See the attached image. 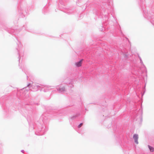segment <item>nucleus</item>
<instances>
[{"label":"nucleus","instance_id":"nucleus-1","mask_svg":"<svg viewBox=\"0 0 154 154\" xmlns=\"http://www.w3.org/2000/svg\"><path fill=\"white\" fill-rule=\"evenodd\" d=\"M27 120L29 126V130H33L36 127H37V132L35 133L36 134L38 135H43L48 130V128H46L45 125L47 122V119L44 115L41 116L39 122L38 121L37 123H35L37 125L36 126L34 125L33 121L31 120L29 118H27Z\"/></svg>","mask_w":154,"mask_h":154},{"label":"nucleus","instance_id":"nucleus-2","mask_svg":"<svg viewBox=\"0 0 154 154\" xmlns=\"http://www.w3.org/2000/svg\"><path fill=\"white\" fill-rule=\"evenodd\" d=\"M54 88L53 86L42 85H39L37 84L33 83L31 85L30 83H29L27 85V87L23 88L22 90H24L25 89L27 91H28L29 90L34 91L41 89V91L45 92L50 90L53 89Z\"/></svg>","mask_w":154,"mask_h":154},{"label":"nucleus","instance_id":"nucleus-3","mask_svg":"<svg viewBox=\"0 0 154 154\" xmlns=\"http://www.w3.org/2000/svg\"><path fill=\"white\" fill-rule=\"evenodd\" d=\"M139 4L143 12V15L146 18L150 20L154 26V13H149L145 9L146 7L145 0H139Z\"/></svg>","mask_w":154,"mask_h":154},{"label":"nucleus","instance_id":"nucleus-4","mask_svg":"<svg viewBox=\"0 0 154 154\" xmlns=\"http://www.w3.org/2000/svg\"><path fill=\"white\" fill-rule=\"evenodd\" d=\"M109 6L107 8V10H109L108 11H107V13H106L105 14H102L99 11H98L96 12V15L98 16V17L99 18H103V16H104L105 19V21H107L109 19V18L108 16V13L110 12V11L109 9H112V4H110V3L109 4Z\"/></svg>","mask_w":154,"mask_h":154},{"label":"nucleus","instance_id":"nucleus-5","mask_svg":"<svg viewBox=\"0 0 154 154\" xmlns=\"http://www.w3.org/2000/svg\"><path fill=\"white\" fill-rule=\"evenodd\" d=\"M18 42L17 43V45H18V46L19 47V49L17 48V50L18 51V54L19 55V60L18 61L19 62V63H20V58L21 56H22L23 55V51H21V53L20 51V50L21 49V48L22 47V46L21 44V43L18 41L17 39V38H16Z\"/></svg>","mask_w":154,"mask_h":154},{"label":"nucleus","instance_id":"nucleus-6","mask_svg":"<svg viewBox=\"0 0 154 154\" xmlns=\"http://www.w3.org/2000/svg\"><path fill=\"white\" fill-rule=\"evenodd\" d=\"M135 112V114L134 116L135 119H136V121H140L141 122L142 121V111L139 109L138 112Z\"/></svg>","mask_w":154,"mask_h":154},{"label":"nucleus","instance_id":"nucleus-7","mask_svg":"<svg viewBox=\"0 0 154 154\" xmlns=\"http://www.w3.org/2000/svg\"><path fill=\"white\" fill-rule=\"evenodd\" d=\"M58 86H57V87ZM57 91L60 93H63L66 91V88L61 85L59 88H56Z\"/></svg>","mask_w":154,"mask_h":154},{"label":"nucleus","instance_id":"nucleus-8","mask_svg":"<svg viewBox=\"0 0 154 154\" xmlns=\"http://www.w3.org/2000/svg\"><path fill=\"white\" fill-rule=\"evenodd\" d=\"M65 84H66L69 86V85H70L69 87L72 88L73 87V81L72 80H69L68 82H65Z\"/></svg>","mask_w":154,"mask_h":154},{"label":"nucleus","instance_id":"nucleus-9","mask_svg":"<svg viewBox=\"0 0 154 154\" xmlns=\"http://www.w3.org/2000/svg\"><path fill=\"white\" fill-rule=\"evenodd\" d=\"M5 29L6 31H8V32L11 34L14 35H15L16 34V33L15 32L16 31V30H15L13 29H10L8 30L6 29Z\"/></svg>","mask_w":154,"mask_h":154},{"label":"nucleus","instance_id":"nucleus-10","mask_svg":"<svg viewBox=\"0 0 154 154\" xmlns=\"http://www.w3.org/2000/svg\"><path fill=\"white\" fill-rule=\"evenodd\" d=\"M133 138L134 140V142L137 144H138V135L137 134H134L133 135Z\"/></svg>","mask_w":154,"mask_h":154},{"label":"nucleus","instance_id":"nucleus-11","mask_svg":"<svg viewBox=\"0 0 154 154\" xmlns=\"http://www.w3.org/2000/svg\"><path fill=\"white\" fill-rule=\"evenodd\" d=\"M83 60V59H82L80 60L79 61L75 63L76 66L78 67H80L82 65V61Z\"/></svg>","mask_w":154,"mask_h":154},{"label":"nucleus","instance_id":"nucleus-12","mask_svg":"<svg viewBox=\"0 0 154 154\" xmlns=\"http://www.w3.org/2000/svg\"><path fill=\"white\" fill-rule=\"evenodd\" d=\"M138 57H139V59H140V63L142 65V67H144L145 68V69L146 70V66H145L143 64V61H142V59H141V57L140 56H138Z\"/></svg>","mask_w":154,"mask_h":154},{"label":"nucleus","instance_id":"nucleus-13","mask_svg":"<svg viewBox=\"0 0 154 154\" xmlns=\"http://www.w3.org/2000/svg\"><path fill=\"white\" fill-rule=\"evenodd\" d=\"M65 12L68 14H70L73 13V11L71 9H69L66 11Z\"/></svg>","mask_w":154,"mask_h":154},{"label":"nucleus","instance_id":"nucleus-14","mask_svg":"<svg viewBox=\"0 0 154 154\" xmlns=\"http://www.w3.org/2000/svg\"><path fill=\"white\" fill-rule=\"evenodd\" d=\"M48 7L45 6V7L43 10L42 12L44 14H45L46 13H47L48 11Z\"/></svg>","mask_w":154,"mask_h":154},{"label":"nucleus","instance_id":"nucleus-15","mask_svg":"<svg viewBox=\"0 0 154 154\" xmlns=\"http://www.w3.org/2000/svg\"><path fill=\"white\" fill-rule=\"evenodd\" d=\"M148 147L150 152H153L154 151V148L153 147L148 145Z\"/></svg>","mask_w":154,"mask_h":154},{"label":"nucleus","instance_id":"nucleus-16","mask_svg":"<svg viewBox=\"0 0 154 154\" xmlns=\"http://www.w3.org/2000/svg\"><path fill=\"white\" fill-rule=\"evenodd\" d=\"M79 115V114L77 113L75 115L71 117V119L72 120H74Z\"/></svg>","mask_w":154,"mask_h":154},{"label":"nucleus","instance_id":"nucleus-17","mask_svg":"<svg viewBox=\"0 0 154 154\" xmlns=\"http://www.w3.org/2000/svg\"><path fill=\"white\" fill-rule=\"evenodd\" d=\"M122 53L124 55V57L125 58H127L128 57V52L125 53V52H124L123 51H122Z\"/></svg>","mask_w":154,"mask_h":154},{"label":"nucleus","instance_id":"nucleus-18","mask_svg":"<svg viewBox=\"0 0 154 154\" xmlns=\"http://www.w3.org/2000/svg\"><path fill=\"white\" fill-rule=\"evenodd\" d=\"M83 125V123H80L78 126V128H81Z\"/></svg>","mask_w":154,"mask_h":154},{"label":"nucleus","instance_id":"nucleus-19","mask_svg":"<svg viewBox=\"0 0 154 154\" xmlns=\"http://www.w3.org/2000/svg\"><path fill=\"white\" fill-rule=\"evenodd\" d=\"M24 72H25V74H26V75H27V71H26L25 70H24ZM28 75H27V79L28 78Z\"/></svg>","mask_w":154,"mask_h":154},{"label":"nucleus","instance_id":"nucleus-20","mask_svg":"<svg viewBox=\"0 0 154 154\" xmlns=\"http://www.w3.org/2000/svg\"><path fill=\"white\" fill-rule=\"evenodd\" d=\"M104 5V6L103 7V8L102 7V9H105V8L106 7V4Z\"/></svg>","mask_w":154,"mask_h":154},{"label":"nucleus","instance_id":"nucleus-21","mask_svg":"<svg viewBox=\"0 0 154 154\" xmlns=\"http://www.w3.org/2000/svg\"><path fill=\"white\" fill-rule=\"evenodd\" d=\"M21 152H22L23 153H24V151L23 150H22L21 151Z\"/></svg>","mask_w":154,"mask_h":154},{"label":"nucleus","instance_id":"nucleus-22","mask_svg":"<svg viewBox=\"0 0 154 154\" xmlns=\"http://www.w3.org/2000/svg\"><path fill=\"white\" fill-rule=\"evenodd\" d=\"M144 93H145V91L144 92L143 94H142V96H143V95L144 94Z\"/></svg>","mask_w":154,"mask_h":154},{"label":"nucleus","instance_id":"nucleus-23","mask_svg":"<svg viewBox=\"0 0 154 154\" xmlns=\"http://www.w3.org/2000/svg\"><path fill=\"white\" fill-rule=\"evenodd\" d=\"M21 13H22V14H24V13H23V12H21Z\"/></svg>","mask_w":154,"mask_h":154}]
</instances>
